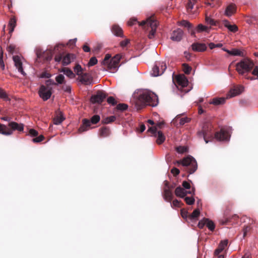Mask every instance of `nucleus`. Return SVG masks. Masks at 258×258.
Segmentation results:
<instances>
[{"label":"nucleus","mask_w":258,"mask_h":258,"mask_svg":"<svg viewBox=\"0 0 258 258\" xmlns=\"http://www.w3.org/2000/svg\"><path fill=\"white\" fill-rule=\"evenodd\" d=\"M13 60L15 62V66L16 68L18 69V71L21 73L23 76H25L26 74L23 71V69L22 67V63L20 60L19 56L16 55L14 56Z\"/></svg>","instance_id":"18"},{"label":"nucleus","mask_w":258,"mask_h":258,"mask_svg":"<svg viewBox=\"0 0 258 258\" xmlns=\"http://www.w3.org/2000/svg\"><path fill=\"white\" fill-rule=\"evenodd\" d=\"M98 61L97 58L95 57H92L89 60V61L88 63L89 67L93 66L96 64L97 63Z\"/></svg>","instance_id":"50"},{"label":"nucleus","mask_w":258,"mask_h":258,"mask_svg":"<svg viewBox=\"0 0 258 258\" xmlns=\"http://www.w3.org/2000/svg\"><path fill=\"white\" fill-rule=\"evenodd\" d=\"M223 23L224 26L231 32L235 33L238 31L237 26L235 24H230V22L228 20H224Z\"/></svg>","instance_id":"28"},{"label":"nucleus","mask_w":258,"mask_h":258,"mask_svg":"<svg viewBox=\"0 0 258 258\" xmlns=\"http://www.w3.org/2000/svg\"><path fill=\"white\" fill-rule=\"evenodd\" d=\"M163 198L165 201L171 202L173 198V195L172 191L170 189L164 188Z\"/></svg>","instance_id":"24"},{"label":"nucleus","mask_w":258,"mask_h":258,"mask_svg":"<svg viewBox=\"0 0 258 258\" xmlns=\"http://www.w3.org/2000/svg\"><path fill=\"white\" fill-rule=\"evenodd\" d=\"M106 93L102 91H98L95 95H92L90 101L92 103H101L106 97Z\"/></svg>","instance_id":"12"},{"label":"nucleus","mask_w":258,"mask_h":258,"mask_svg":"<svg viewBox=\"0 0 258 258\" xmlns=\"http://www.w3.org/2000/svg\"><path fill=\"white\" fill-rule=\"evenodd\" d=\"M62 89L67 93H71V87L70 85L64 84L62 86Z\"/></svg>","instance_id":"53"},{"label":"nucleus","mask_w":258,"mask_h":258,"mask_svg":"<svg viewBox=\"0 0 258 258\" xmlns=\"http://www.w3.org/2000/svg\"><path fill=\"white\" fill-rule=\"evenodd\" d=\"M15 49V46L12 44H10L7 48V51L11 53H13L14 52Z\"/></svg>","instance_id":"58"},{"label":"nucleus","mask_w":258,"mask_h":258,"mask_svg":"<svg viewBox=\"0 0 258 258\" xmlns=\"http://www.w3.org/2000/svg\"><path fill=\"white\" fill-rule=\"evenodd\" d=\"M116 119V117L115 116H110L109 117H107L102 120V122L103 124H108L113 122Z\"/></svg>","instance_id":"38"},{"label":"nucleus","mask_w":258,"mask_h":258,"mask_svg":"<svg viewBox=\"0 0 258 258\" xmlns=\"http://www.w3.org/2000/svg\"><path fill=\"white\" fill-rule=\"evenodd\" d=\"M136 104L142 107L145 105L156 106L158 104V98L157 96L152 92H145L139 95Z\"/></svg>","instance_id":"1"},{"label":"nucleus","mask_w":258,"mask_h":258,"mask_svg":"<svg viewBox=\"0 0 258 258\" xmlns=\"http://www.w3.org/2000/svg\"><path fill=\"white\" fill-rule=\"evenodd\" d=\"M75 58V55L73 54L68 53L62 57V63L63 66H67L70 64Z\"/></svg>","instance_id":"25"},{"label":"nucleus","mask_w":258,"mask_h":258,"mask_svg":"<svg viewBox=\"0 0 258 258\" xmlns=\"http://www.w3.org/2000/svg\"><path fill=\"white\" fill-rule=\"evenodd\" d=\"M197 3L196 0H188L186 5V9L188 11H190L193 9L194 6Z\"/></svg>","instance_id":"42"},{"label":"nucleus","mask_w":258,"mask_h":258,"mask_svg":"<svg viewBox=\"0 0 258 258\" xmlns=\"http://www.w3.org/2000/svg\"><path fill=\"white\" fill-rule=\"evenodd\" d=\"M253 70L252 72V74L256 76V79L258 80V66H254Z\"/></svg>","instance_id":"64"},{"label":"nucleus","mask_w":258,"mask_h":258,"mask_svg":"<svg viewBox=\"0 0 258 258\" xmlns=\"http://www.w3.org/2000/svg\"><path fill=\"white\" fill-rule=\"evenodd\" d=\"M171 172L173 174L174 176H176L179 174L180 171L177 168L174 167L171 169Z\"/></svg>","instance_id":"62"},{"label":"nucleus","mask_w":258,"mask_h":258,"mask_svg":"<svg viewBox=\"0 0 258 258\" xmlns=\"http://www.w3.org/2000/svg\"><path fill=\"white\" fill-rule=\"evenodd\" d=\"M200 214V210L198 209H197L195 210L191 214H189L188 219L191 221L197 220Z\"/></svg>","instance_id":"32"},{"label":"nucleus","mask_w":258,"mask_h":258,"mask_svg":"<svg viewBox=\"0 0 258 258\" xmlns=\"http://www.w3.org/2000/svg\"><path fill=\"white\" fill-rule=\"evenodd\" d=\"M0 98L5 101H9L10 100L6 91L1 88H0Z\"/></svg>","instance_id":"37"},{"label":"nucleus","mask_w":258,"mask_h":258,"mask_svg":"<svg viewBox=\"0 0 258 258\" xmlns=\"http://www.w3.org/2000/svg\"><path fill=\"white\" fill-rule=\"evenodd\" d=\"M148 132L151 133L155 137H157L156 143L158 145L162 144L165 140V137L161 131H158L157 134L156 126L150 127Z\"/></svg>","instance_id":"9"},{"label":"nucleus","mask_w":258,"mask_h":258,"mask_svg":"<svg viewBox=\"0 0 258 258\" xmlns=\"http://www.w3.org/2000/svg\"><path fill=\"white\" fill-rule=\"evenodd\" d=\"M205 220L206 222V226L208 227L209 229H210L211 231H213L215 227V225L214 222L208 219H205Z\"/></svg>","instance_id":"39"},{"label":"nucleus","mask_w":258,"mask_h":258,"mask_svg":"<svg viewBox=\"0 0 258 258\" xmlns=\"http://www.w3.org/2000/svg\"><path fill=\"white\" fill-rule=\"evenodd\" d=\"M29 133L32 137H36L38 135V132L32 128L29 130Z\"/></svg>","instance_id":"60"},{"label":"nucleus","mask_w":258,"mask_h":258,"mask_svg":"<svg viewBox=\"0 0 258 258\" xmlns=\"http://www.w3.org/2000/svg\"><path fill=\"white\" fill-rule=\"evenodd\" d=\"M107 101L109 104H111L112 105H115L117 104V102L115 100L114 97L112 96L109 97L107 99Z\"/></svg>","instance_id":"54"},{"label":"nucleus","mask_w":258,"mask_h":258,"mask_svg":"<svg viewBox=\"0 0 258 258\" xmlns=\"http://www.w3.org/2000/svg\"><path fill=\"white\" fill-rule=\"evenodd\" d=\"M51 94V88L46 87L44 85L40 86L39 90V95L44 101H46L50 98Z\"/></svg>","instance_id":"10"},{"label":"nucleus","mask_w":258,"mask_h":258,"mask_svg":"<svg viewBox=\"0 0 258 258\" xmlns=\"http://www.w3.org/2000/svg\"><path fill=\"white\" fill-rule=\"evenodd\" d=\"M44 139V136L43 135H40L38 137L33 139L32 141L34 143H39L42 141Z\"/></svg>","instance_id":"55"},{"label":"nucleus","mask_w":258,"mask_h":258,"mask_svg":"<svg viewBox=\"0 0 258 258\" xmlns=\"http://www.w3.org/2000/svg\"><path fill=\"white\" fill-rule=\"evenodd\" d=\"M214 131L212 124L208 122L204 123L202 129L198 132V135L199 137L203 138L206 143L213 139Z\"/></svg>","instance_id":"6"},{"label":"nucleus","mask_w":258,"mask_h":258,"mask_svg":"<svg viewBox=\"0 0 258 258\" xmlns=\"http://www.w3.org/2000/svg\"><path fill=\"white\" fill-rule=\"evenodd\" d=\"M192 49L195 51L203 52L207 49V46L204 43L195 42L191 45Z\"/></svg>","instance_id":"19"},{"label":"nucleus","mask_w":258,"mask_h":258,"mask_svg":"<svg viewBox=\"0 0 258 258\" xmlns=\"http://www.w3.org/2000/svg\"><path fill=\"white\" fill-rule=\"evenodd\" d=\"M183 33L181 29H177L172 32L171 39L174 41H180L182 39Z\"/></svg>","instance_id":"16"},{"label":"nucleus","mask_w":258,"mask_h":258,"mask_svg":"<svg viewBox=\"0 0 258 258\" xmlns=\"http://www.w3.org/2000/svg\"><path fill=\"white\" fill-rule=\"evenodd\" d=\"M205 219L206 218L204 219L203 220H201L200 221H199L198 223V227L199 228L202 229L204 228L205 225H206Z\"/></svg>","instance_id":"57"},{"label":"nucleus","mask_w":258,"mask_h":258,"mask_svg":"<svg viewBox=\"0 0 258 258\" xmlns=\"http://www.w3.org/2000/svg\"><path fill=\"white\" fill-rule=\"evenodd\" d=\"M205 21L208 24H210L211 26H216L217 25V21L208 16L206 17Z\"/></svg>","instance_id":"45"},{"label":"nucleus","mask_w":258,"mask_h":258,"mask_svg":"<svg viewBox=\"0 0 258 258\" xmlns=\"http://www.w3.org/2000/svg\"><path fill=\"white\" fill-rule=\"evenodd\" d=\"M122 56L121 54H117L110 59L111 55L106 54L102 61L103 64L106 66V70L110 72H116L119 67V63Z\"/></svg>","instance_id":"2"},{"label":"nucleus","mask_w":258,"mask_h":258,"mask_svg":"<svg viewBox=\"0 0 258 258\" xmlns=\"http://www.w3.org/2000/svg\"><path fill=\"white\" fill-rule=\"evenodd\" d=\"M24 130V124L15 121L9 122L8 126L0 123V134L5 136H10L14 131L22 132Z\"/></svg>","instance_id":"3"},{"label":"nucleus","mask_w":258,"mask_h":258,"mask_svg":"<svg viewBox=\"0 0 258 258\" xmlns=\"http://www.w3.org/2000/svg\"><path fill=\"white\" fill-rule=\"evenodd\" d=\"M36 54L38 58H42L46 61H49L52 58V54L50 51L42 52L41 51H37Z\"/></svg>","instance_id":"20"},{"label":"nucleus","mask_w":258,"mask_h":258,"mask_svg":"<svg viewBox=\"0 0 258 258\" xmlns=\"http://www.w3.org/2000/svg\"><path fill=\"white\" fill-rule=\"evenodd\" d=\"M128 106L127 104L124 103H119L117 105L115 109L114 110L115 113L117 114V112L118 111H124L127 109Z\"/></svg>","instance_id":"33"},{"label":"nucleus","mask_w":258,"mask_h":258,"mask_svg":"<svg viewBox=\"0 0 258 258\" xmlns=\"http://www.w3.org/2000/svg\"><path fill=\"white\" fill-rule=\"evenodd\" d=\"M56 83L59 84H64V77L63 75L60 74L55 77Z\"/></svg>","instance_id":"41"},{"label":"nucleus","mask_w":258,"mask_h":258,"mask_svg":"<svg viewBox=\"0 0 258 258\" xmlns=\"http://www.w3.org/2000/svg\"><path fill=\"white\" fill-rule=\"evenodd\" d=\"M207 5L211 6L212 7H216L220 6L219 0H211V3H207Z\"/></svg>","instance_id":"49"},{"label":"nucleus","mask_w":258,"mask_h":258,"mask_svg":"<svg viewBox=\"0 0 258 258\" xmlns=\"http://www.w3.org/2000/svg\"><path fill=\"white\" fill-rule=\"evenodd\" d=\"M176 151L179 154H182L187 152V148L184 146H178L176 147Z\"/></svg>","instance_id":"47"},{"label":"nucleus","mask_w":258,"mask_h":258,"mask_svg":"<svg viewBox=\"0 0 258 258\" xmlns=\"http://www.w3.org/2000/svg\"><path fill=\"white\" fill-rule=\"evenodd\" d=\"M184 201L188 205H192L195 203V199L192 197H185Z\"/></svg>","instance_id":"48"},{"label":"nucleus","mask_w":258,"mask_h":258,"mask_svg":"<svg viewBox=\"0 0 258 258\" xmlns=\"http://www.w3.org/2000/svg\"><path fill=\"white\" fill-rule=\"evenodd\" d=\"M210 28L208 27L204 26L201 24H199L197 27L194 29H191L190 32V35L196 37V32L201 33L202 32H209Z\"/></svg>","instance_id":"14"},{"label":"nucleus","mask_w":258,"mask_h":258,"mask_svg":"<svg viewBox=\"0 0 258 258\" xmlns=\"http://www.w3.org/2000/svg\"><path fill=\"white\" fill-rule=\"evenodd\" d=\"M60 72H63L64 74L71 79H73L75 77V74L68 68H63Z\"/></svg>","instance_id":"31"},{"label":"nucleus","mask_w":258,"mask_h":258,"mask_svg":"<svg viewBox=\"0 0 258 258\" xmlns=\"http://www.w3.org/2000/svg\"><path fill=\"white\" fill-rule=\"evenodd\" d=\"M137 22V20L135 18L131 19L128 22V25L130 26H132L135 25Z\"/></svg>","instance_id":"63"},{"label":"nucleus","mask_w":258,"mask_h":258,"mask_svg":"<svg viewBox=\"0 0 258 258\" xmlns=\"http://www.w3.org/2000/svg\"><path fill=\"white\" fill-rule=\"evenodd\" d=\"M244 91V87L242 86H237L231 89L227 94V98H230L236 96L241 94Z\"/></svg>","instance_id":"15"},{"label":"nucleus","mask_w":258,"mask_h":258,"mask_svg":"<svg viewBox=\"0 0 258 258\" xmlns=\"http://www.w3.org/2000/svg\"><path fill=\"white\" fill-rule=\"evenodd\" d=\"M182 69L184 73L187 75L189 74L191 71V68L186 63L182 64Z\"/></svg>","instance_id":"44"},{"label":"nucleus","mask_w":258,"mask_h":258,"mask_svg":"<svg viewBox=\"0 0 258 258\" xmlns=\"http://www.w3.org/2000/svg\"><path fill=\"white\" fill-rule=\"evenodd\" d=\"M130 39H125L124 40L121 41L120 42V45L122 47H125L127 45V44L130 43Z\"/></svg>","instance_id":"56"},{"label":"nucleus","mask_w":258,"mask_h":258,"mask_svg":"<svg viewBox=\"0 0 258 258\" xmlns=\"http://www.w3.org/2000/svg\"><path fill=\"white\" fill-rule=\"evenodd\" d=\"M91 126V122L88 119L84 118L82 120V124L78 129L79 133H82L84 132L87 131L89 127Z\"/></svg>","instance_id":"21"},{"label":"nucleus","mask_w":258,"mask_h":258,"mask_svg":"<svg viewBox=\"0 0 258 258\" xmlns=\"http://www.w3.org/2000/svg\"><path fill=\"white\" fill-rule=\"evenodd\" d=\"M111 31L116 36L123 37V30L118 25L114 24L112 25Z\"/></svg>","instance_id":"22"},{"label":"nucleus","mask_w":258,"mask_h":258,"mask_svg":"<svg viewBox=\"0 0 258 258\" xmlns=\"http://www.w3.org/2000/svg\"><path fill=\"white\" fill-rule=\"evenodd\" d=\"M75 72L78 76H80L82 74H83V70L81 66L77 64L74 68Z\"/></svg>","instance_id":"43"},{"label":"nucleus","mask_w":258,"mask_h":258,"mask_svg":"<svg viewBox=\"0 0 258 258\" xmlns=\"http://www.w3.org/2000/svg\"><path fill=\"white\" fill-rule=\"evenodd\" d=\"M110 133L109 127L106 126H103L100 129L99 135L101 137H108Z\"/></svg>","instance_id":"29"},{"label":"nucleus","mask_w":258,"mask_h":258,"mask_svg":"<svg viewBox=\"0 0 258 258\" xmlns=\"http://www.w3.org/2000/svg\"><path fill=\"white\" fill-rule=\"evenodd\" d=\"M251 229V227L249 225L245 226L243 228V237H244L247 232Z\"/></svg>","instance_id":"61"},{"label":"nucleus","mask_w":258,"mask_h":258,"mask_svg":"<svg viewBox=\"0 0 258 258\" xmlns=\"http://www.w3.org/2000/svg\"><path fill=\"white\" fill-rule=\"evenodd\" d=\"M181 114L177 115L173 120V123L175 124L176 122H179L180 125H183L190 121V118L187 117H181Z\"/></svg>","instance_id":"23"},{"label":"nucleus","mask_w":258,"mask_h":258,"mask_svg":"<svg viewBox=\"0 0 258 258\" xmlns=\"http://www.w3.org/2000/svg\"><path fill=\"white\" fill-rule=\"evenodd\" d=\"M230 135L229 132L224 128L215 134V138L220 141H227L230 139Z\"/></svg>","instance_id":"11"},{"label":"nucleus","mask_w":258,"mask_h":258,"mask_svg":"<svg viewBox=\"0 0 258 258\" xmlns=\"http://www.w3.org/2000/svg\"><path fill=\"white\" fill-rule=\"evenodd\" d=\"M181 215L182 217L184 219H188V216L189 214H188L187 211L185 210V209H181L180 211Z\"/></svg>","instance_id":"51"},{"label":"nucleus","mask_w":258,"mask_h":258,"mask_svg":"<svg viewBox=\"0 0 258 258\" xmlns=\"http://www.w3.org/2000/svg\"><path fill=\"white\" fill-rule=\"evenodd\" d=\"M254 67L253 62L249 58H244L236 64V70L241 75L249 72Z\"/></svg>","instance_id":"5"},{"label":"nucleus","mask_w":258,"mask_h":258,"mask_svg":"<svg viewBox=\"0 0 258 258\" xmlns=\"http://www.w3.org/2000/svg\"><path fill=\"white\" fill-rule=\"evenodd\" d=\"M236 10L235 5L233 4H231L227 7L225 14L226 16L230 17L235 13Z\"/></svg>","instance_id":"27"},{"label":"nucleus","mask_w":258,"mask_h":258,"mask_svg":"<svg viewBox=\"0 0 258 258\" xmlns=\"http://www.w3.org/2000/svg\"><path fill=\"white\" fill-rule=\"evenodd\" d=\"M100 119V117L99 115H94L91 118L90 121L91 124H96L99 121Z\"/></svg>","instance_id":"46"},{"label":"nucleus","mask_w":258,"mask_h":258,"mask_svg":"<svg viewBox=\"0 0 258 258\" xmlns=\"http://www.w3.org/2000/svg\"><path fill=\"white\" fill-rule=\"evenodd\" d=\"M167 67L164 62H156L152 69V76L157 77L163 74Z\"/></svg>","instance_id":"8"},{"label":"nucleus","mask_w":258,"mask_h":258,"mask_svg":"<svg viewBox=\"0 0 258 258\" xmlns=\"http://www.w3.org/2000/svg\"><path fill=\"white\" fill-rule=\"evenodd\" d=\"M16 25V20L15 18H12L10 19L9 23V26L10 27V33H12L14 31V28Z\"/></svg>","instance_id":"35"},{"label":"nucleus","mask_w":258,"mask_h":258,"mask_svg":"<svg viewBox=\"0 0 258 258\" xmlns=\"http://www.w3.org/2000/svg\"><path fill=\"white\" fill-rule=\"evenodd\" d=\"M180 25L186 27L189 30H191V29H193V26L188 21L186 20H182L180 22Z\"/></svg>","instance_id":"40"},{"label":"nucleus","mask_w":258,"mask_h":258,"mask_svg":"<svg viewBox=\"0 0 258 258\" xmlns=\"http://www.w3.org/2000/svg\"><path fill=\"white\" fill-rule=\"evenodd\" d=\"M177 83L182 87H185L187 85L188 81L186 78L183 75H178L176 77Z\"/></svg>","instance_id":"26"},{"label":"nucleus","mask_w":258,"mask_h":258,"mask_svg":"<svg viewBox=\"0 0 258 258\" xmlns=\"http://www.w3.org/2000/svg\"><path fill=\"white\" fill-rule=\"evenodd\" d=\"M46 87L48 88H50V86L51 85H56L57 83L54 82L53 80L51 79H49L46 81L45 82Z\"/></svg>","instance_id":"52"},{"label":"nucleus","mask_w":258,"mask_h":258,"mask_svg":"<svg viewBox=\"0 0 258 258\" xmlns=\"http://www.w3.org/2000/svg\"><path fill=\"white\" fill-rule=\"evenodd\" d=\"M194 194V189L192 188V190L187 191L184 188L179 186L175 188V195L181 198H184L187 194Z\"/></svg>","instance_id":"13"},{"label":"nucleus","mask_w":258,"mask_h":258,"mask_svg":"<svg viewBox=\"0 0 258 258\" xmlns=\"http://www.w3.org/2000/svg\"><path fill=\"white\" fill-rule=\"evenodd\" d=\"M225 100L226 98L224 97L214 98L210 102V103L214 104L215 105H218L224 104L225 102Z\"/></svg>","instance_id":"30"},{"label":"nucleus","mask_w":258,"mask_h":258,"mask_svg":"<svg viewBox=\"0 0 258 258\" xmlns=\"http://www.w3.org/2000/svg\"><path fill=\"white\" fill-rule=\"evenodd\" d=\"M227 53L230 55L235 56H242L243 54L242 51L237 49H232L231 50L227 51Z\"/></svg>","instance_id":"36"},{"label":"nucleus","mask_w":258,"mask_h":258,"mask_svg":"<svg viewBox=\"0 0 258 258\" xmlns=\"http://www.w3.org/2000/svg\"><path fill=\"white\" fill-rule=\"evenodd\" d=\"M178 165L185 167V170L189 174L194 173L197 169L198 164L195 159L191 156H188L182 160L176 161Z\"/></svg>","instance_id":"4"},{"label":"nucleus","mask_w":258,"mask_h":258,"mask_svg":"<svg viewBox=\"0 0 258 258\" xmlns=\"http://www.w3.org/2000/svg\"><path fill=\"white\" fill-rule=\"evenodd\" d=\"M78 80L81 84L85 85L90 84L92 80L91 77L87 73H83L80 76H79Z\"/></svg>","instance_id":"17"},{"label":"nucleus","mask_w":258,"mask_h":258,"mask_svg":"<svg viewBox=\"0 0 258 258\" xmlns=\"http://www.w3.org/2000/svg\"><path fill=\"white\" fill-rule=\"evenodd\" d=\"M140 25L144 27L145 29L147 30L150 28L151 30L148 34V37L149 39H152L154 37L158 26V23L156 20H153L152 18H149L146 21H143L141 22Z\"/></svg>","instance_id":"7"},{"label":"nucleus","mask_w":258,"mask_h":258,"mask_svg":"<svg viewBox=\"0 0 258 258\" xmlns=\"http://www.w3.org/2000/svg\"><path fill=\"white\" fill-rule=\"evenodd\" d=\"M64 118L61 114H58L54 117L53 121L54 124H59L64 120Z\"/></svg>","instance_id":"34"},{"label":"nucleus","mask_w":258,"mask_h":258,"mask_svg":"<svg viewBox=\"0 0 258 258\" xmlns=\"http://www.w3.org/2000/svg\"><path fill=\"white\" fill-rule=\"evenodd\" d=\"M228 242V240H224L221 241L219 245L224 249L227 246Z\"/></svg>","instance_id":"59"}]
</instances>
